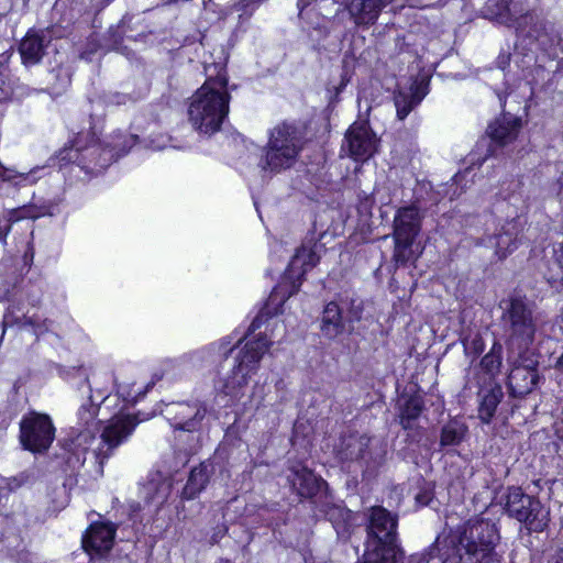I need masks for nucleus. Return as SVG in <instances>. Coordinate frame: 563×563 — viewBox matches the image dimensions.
Wrapping results in <instances>:
<instances>
[{"mask_svg":"<svg viewBox=\"0 0 563 563\" xmlns=\"http://www.w3.org/2000/svg\"><path fill=\"white\" fill-rule=\"evenodd\" d=\"M486 9L492 19L514 29L526 14L522 0H488Z\"/></svg>","mask_w":563,"mask_h":563,"instance_id":"obj_19","label":"nucleus"},{"mask_svg":"<svg viewBox=\"0 0 563 563\" xmlns=\"http://www.w3.org/2000/svg\"><path fill=\"white\" fill-rule=\"evenodd\" d=\"M115 526L110 522L92 523L82 537V547L91 556H103L113 547Z\"/></svg>","mask_w":563,"mask_h":563,"instance_id":"obj_16","label":"nucleus"},{"mask_svg":"<svg viewBox=\"0 0 563 563\" xmlns=\"http://www.w3.org/2000/svg\"><path fill=\"white\" fill-rule=\"evenodd\" d=\"M386 454L385 444L364 434H350L341 438L336 446V455L342 462L363 461L367 468L383 463Z\"/></svg>","mask_w":563,"mask_h":563,"instance_id":"obj_9","label":"nucleus"},{"mask_svg":"<svg viewBox=\"0 0 563 563\" xmlns=\"http://www.w3.org/2000/svg\"><path fill=\"white\" fill-rule=\"evenodd\" d=\"M501 397L503 393L500 389H492L483 395L478 409V416L484 423L490 422Z\"/></svg>","mask_w":563,"mask_h":563,"instance_id":"obj_31","label":"nucleus"},{"mask_svg":"<svg viewBox=\"0 0 563 563\" xmlns=\"http://www.w3.org/2000/svg\"><path fill=\"white\" fill-rule=\"evenodd\" d=\"M282 290V286L278 288V289H275L274 290V294L272 295V299L274 300V298L277 296L278 291Z\"/></svg>","mask_w":563,"mask_h":563,"instance_id":"obj_50","label":"nucleus"},{"mask_svg":"<svg viewBox=\"0 0 563 563\" xmlns=\"http://www.w3.org/2000/svg\"><path fill=\"white\" fill-rule=\"evenodd\" d=\"M503 325L511 349H526L534 340L536 321L531 308L522 298H511L506 302Z\"/></svg>","mask_w":563,"mask_h":563,"instance_id":"obj_7","label":"nucleus"},{"mask_svg":"<svg viewBox=\"0 0 563 563\" xmlns=\"http://www.w3.org/2000/svg\"><path fill=\"white\" fill-rule=\"evenodd\" d=\"M207 413V408L199 400L177 401L169 404L165 415L175 430L196 432L200 429L201 422Z\"/></svg>","mask_w":563,"mask_h":563,"instance_id":"obj_12","label":"nucleus"},{"mask_svg":"<svg viewBox=\"0 0 563 563\" xmlns=\"http://www.w3.org/2000/svg\"><path fill=\"white\" fill-rule=\"evenodd\" d=\"M423 409V401L420 396H410L400 406L399 422L412 442H419L422 438V430L417 426V419Z\"/></svg>","mask_w":563,"mask_h":563,"instance_id":"obj_24","label":"nucleus"},{"mask_svg":"<svg viewBox=\"0 0 563 563\" xmlns=\"http://www.w3.org/2000/svg\"><path fill=\"white\" fill-rule=\"evenodd\" d=\"M499 530L495 522L473 518L448 534L438 536L423 552L410 556V563H492L499 562L496 547Z\"/></svg>","mask_w":563,"mask_h":563,"instance_id":"obj_2","label":"nucleus"},{"mask_svg":"<svg viewBox=\"0 0 563 563\" xmlns=\"http://www.w3.org/2000/svg\"><path fill=\"white\" fill-rule=\"evenodd\" d=\"M48 213V208L46 206H37L32 203L13 210L11 219L13 221H19L22 219L35 220Z\"/></svg>","mask_w":563,"mask_h":563,"instance_id":"obj_34","label":"nucleus"},{"mask_svg":"<svg viewBox=\"0 0 563 563\" xmlns=\"http://www.w3.org/2000/svg\"><path fill=\"white\" fill-rule=\"evenodd\" d=\"M338 303L343 313L344 320L347 325V332L352 333L355 328V323L362 320L364 305L363 301L354 297L341 298Z\"/></svg>","mask_w":563,"mask_h":563,"instance_id":"obj_28","label":"nucleus"},{"mask_svg":"<svg viewBox=\"0 0 563 563\" xmlns=\"http://www.w3.org/2000/svg\"><path fill=\"white\" fill-rule=\"evenodd\" d=\"M390 1L391 0H341L354 25L363 29L374 25L383 9Z\"/></svg>","mask_w":563,"mask_h":563,"instance_id":"obj_15","label":"nucleus"},{"mask_svg":"<svg viewBox=\"0 0 563 563\" xmlns=\"http://www.w3.org/2000/svg\"><path fill=\"white\" fill-rule=\"evenodd\" d=\"M244 340L242 346H236L233 345L231 336H224L194 354V362L202 365L214 364L235 352L231 369L214 383L216 391L231 399H240L244 395L251 377L260 368L261 360L272 345V341L262 334L252 339L244 338ZM241 343L242 340H238V344Z\"/></svg>","mask_w":563,"mask_h":563,"instance_id":"obj_3","label":"nucleus"},{"mask_svg":"<svg viewBox=\"0 0 563 563\" xmlns=\"http://www.w3.org/2000/svg\"><path fill=\"white\" fill-rule=\"evenodd\" d=\"M366 540L362 563H399L404 550L398 544V516L382 506L365 512Z\"/></svg>","mask_w":563,"mask_h":563,"instance_id":"obj_5","label":"nucleus"},{"mask_svg":"<svg viewBox=\"0 0 563 563\" xmlns=\"http://www.w3.org/2000/svg\"><path fill=\"white\" fill-rule=\"evenodd\" d=\"M554 563H563V548L556 551L554 556Z\"/></svg>","mask_w":563,"mask_h":563,"instance_id":"obj_45","label":"nucleus"},{"mask_svg":"<svg viewBox=\"0 0 563 563\" xmlns=\"http://www.w3.org/2000/svg\"><path fill=\"white\" fill-rule=\"evenodd\" d=\"M395 249L393 260L397 265H405L412 257V244L415 239H397L394 238Z\"/></svg>","mask_w":563,"mask_h":563,"instance_id":"obj_33","label":"nucleus"},{"mask_svg":"<svg viewBox=\"0 0 563 563\" xmlns=\"http://www.w3.org/2000/svg\"><path fill=\"white\" fill-rule=\"evenodd\" d=\"M320 246L317 243L309 242L302 244L292 256L288 268L286 271L285 278L291 284V290L288 297L298 291L301 280L300 278L311 268H313L319 262V255L317 249Z\"/></svg>","mask_w":563,"mask_h":563,"instance_id":"obj_14","label":"nucleus"},{"mask_svg":"<svg viewBox=\"0 0 563 563\" xmlns=\"http://www.w3.org/2000/svg\"><path fill=\"white\" fill-rule=\"evenodd\" d=\"M20 439L24 449L32 452L46 451L55 437V428L47 415L32 412L20 423Z\"/></svg>","mask_w":563,"mask_h":563,"instance_id":"obj_11","label":"nucleus"},{"mask_svg":"<svg viewBox=\"0 0 563 563\" xmlns=\"http://www.w3.org/2000/svg\"><path fill=\"white\" fill-rule=\"evenodd\" d=\"M350 155L355 161H367L377 150L378 140L367 122L353 123L345 134Z\"/></svg>","mask_w":563,"mask_h":563,"instance_id":"obj_13","label":"nucleus"},{"mask_svg":"<svg viewBox=\"0 0 563 563\" xmlns=\"http://www.w3.org/2000/svg\"><path fill=\"white\" fill-rule=\"evenodd\" d=\"M225 532H227L225 526L217 527L210 538L211 543H213V544L218 543L223 538Z\"/></svg>","mask_w":563,"mask_h":563,"instance_id":"obj_40","label":"nucleus"},{"mask_svg":"<svg viewBox=\"0 0 563 563\" xmlns=\"http://www.w3.org/2000/svg\"><path fill=\"white\" fill-rule=\"evenodd\" d=\"M424 92H420L418 86H411L408 91H399L394 97V102L399 120L407 115L422 101Z\"/></svg>","mask_w":563,"mask_h":563,"instance_id":"obj_27","label":"nucleus"},{"mask_svg":"<svg viewBox=\"0 0 563 563\" xmlns=\"http://www.w3.org/2000/svg\"><path fill=\"white\" fill-rule=\"evenodd\" d=\"M421 228V216L416 206L400 208L394 219L393 236L397 239H416Z\"/></svg>","mask_w":563,"mask_h":563,"instance_id":"obj_23","label":"nucleus"},{"mask_svg":"<svg viewBox=\"0 0 563 563\" xmlns=\"http://www.w3.org/2000/svg\"><path fill=\"white\" fill-rule=\"evenodd\" d=\"M305 140L300 129L288 122H282L269 131L268 142L263 148L258 162L261 172L266 175L278 174L291 168L298 161Z\"/></svg>","mask_w":563,"mask_h":563,"instance_id":"obj_6","label":"nucleus"},{"mask_svg":"<svg viewBox=\"0 0 563 563\" xmlns=\"http://www.w3.org/2000/svg\"><path fill=\"white\" fill-rule=\"evenodd\" d=\"M517 34L529 44L551 54L561 43V36L554 24L536 13H526L516 27Z\"/></svg>","mask_w":563,"mask_h":563,"instance_id":"obj_10","label":"nucleus"},{"mask_svg":"<svg viewBox=\"0 0 563 563\" xmlns=\"http://www.w3.org/2000/svg\"><path fill=\"white\" fill-rule=\"evenodd\" d=\"M137 136L134 134H124L122 132H117L111 136V142L109 143V148L102 150V154L98 162H95L91 165V162H79L82 164V168L88 169H97V168H106L110 164V159L117 155V157L125 154L136 143Z\"/></svg>","mask_w":563,"mask_h":563,"instance_id":"obj_22","label":"nucleus"},{"mask_svg":"<svg viewBox=\"0 0 563 563\" xmlns=\"http://www.w3.org/2000/svg\"><path fill=\"white\" fill-rule=\"evenodd\" d=\"M172 492V485L167 481H151L144 487V494L147 503L155 506H162Z\"/></svg>","mask_w":563,"mask_h":563,"instance_id":"obj_30","label":"nucleus"},{"mask_svg":"<svg viewBox=\"0 0 563 563\" xmlns=\"http://www.w3.org/2000/svg\"><path fill=\"white\" fill-rule=\"evenodd\" d=\"M255 328H256V323H255V321H253L252 324H251V329L255 330Z\"/></svg>","mask_w":563,"mask_h":563,"instance_id":"obj_54","label":"nucleus"},{"mask_svg":"<svg viewBox=\"0 0 563 563\" xmlns=\"http://www.w3.org/2000/svg\"><path fill=\"white\" fill-rule=\"evenodd\" d=\"M211 473L212 466L209 463H201L194 467L183 489V498L194 499L199 495L206 488Z\"/></svg>","mask_w":563,"mask_h":563,"instance_id":"obj_26","label":"nucleus"},{"mask_svg":"<svg viewBox=\"0 0 563 563\" xmlns=\"http://www.w3.org/2000/svg\"><path fill=\"white\" fill-rule=\"evenodd\" d=\"M51 35L42 30H30L21 40L19 53L25 66L38 64L51 43Z\"/></svg>","mask_w":563,"mask_h":563,"instance_id":"obj_17","label":"nucleus"},{"mask_svg":"<svg viewBox=\"0 0 563 563\" xmlns=\"http://www.w3.org/2000/svg\"><path fill=\"white\" fill-rule=\"evenodd\" d=\"M98 150H99L98 147L93 146V147L88 148L87 151L89 152V154L92 155V154L97 153Z\"/></svg>","mask_w":563,"mask_h":563,"instance_id":"obj_48","label":"nucleus"},{"mask_svg":"<svg viewBox=\"0 0 563 563\" xmlns=\"http://www.w3.org/2000/svg\"><path fill=\"white\" fill-rule=\"evenodd\" d=\"M219 563H231V562H230L229 560H227V559H221V560L219 561Z\"/></svg>","mask_w":563,"mask_h":563,"instance_id":"obj_52","label":"nucleus"},{"mask_svg":"<svg viewBox=\"0 0 563 563\" xmlns=\"http://www.w3.org/2000/svg\"><path fill=\"white\" fill-rule=\"evenodd\" d=\"M496 93H497V97H498V99H499V101H500V106H501V107H505L506 98H507V96H510V95H511V92H506V96H504V95H503L501 92H499V91H497Z\"/></svg>","mask_w":563,"mask_h":563,"instance_id":"obj_46","label":"nucleus"},{"mask_svg":"<svg viewBox=\"0 0 563 563\" xmlns=\"http://www.w3.org/2000/svg\"><path fill=\"white\" fill-rule=\"evenodd\" d=\"M505 510L509 517L523 522L530 531L540 532L548 527L549 512L538 499L526 495L519 487L508 489Z\"/></svg>","mask_w":563,"mask_h":563,"instance_id":"obj_8","label":"nucleus"},{"mask_svg":"<svg viewBox=\"0 0 563 563\" xmlns=\"http://www.w3.org/2000/svg\"><path fill=\"white\" fill-rule=\"evenodd\" d=\"M555 368L559 371H563V352L555 363Z\"/></svg>","mask_w":563,"mask_h":563,"instance_id":"obj_47","label":"nucleus"},{"mask_svg":"<svg viewBox=\"0 0 563 563\" xmlns=\"http://www.w3.org/2000/svg\"><path fill=\"white\" fill-rule=\"evenodd\" d=\"M521 120L509 112H504L487 128V133L492 142L499 146H505L516 140Z\"/></svg>","mask_w":563,"mask_h":563,"instance_id":"obj_21","label":"nucleus"},{"mask_svg":"<svg viewBox=\"0 0 563 563\" xmlns=\"http://www.w3.org/2000/svg\"><path fill=\"white\" fill-rule=\"evenodd\" d=\"M153 147H154L155 150H162V148H164V145H159V144H157V145H153Z\"/></svg>","mask_w":563,"mask_h":563,"instance_id":"obj_51","label":"nucleus"},{"mask_svg":"<svg viewBox=\"0 0 563 563\" xmlns=\"http://www.w3.org/2000/svg\"><path fill=\"white\" fill-rule=\"evenodd\" d=\"M81 388L82 393L87 394V398L77 411L75 429L78 433L73 441L75 451L68 462L73 463L75 459L74 463L82 465L89 454L102 468L103 463L131 437L140 420L134 415L120 412L109 419L99 437H96L100 404L106 401L108 396L102 391H97L95 395L87 379L84 380Z\"/></svg>","mask_w":563,"mask_h":563,"instance_id":"obj_1","label":"nucleus"},{"mask_svg":"<svg viewBox=\"0 0 563 563\" xmlns=\"http://www.w3.org/2000/svg\"><path fill=\"white\" fill-rule=\"evenodd\" d=\"M25 323H27L30 325H34L35 321L33 320V318H25Z\"/></svg>","mask_w":563,"mask_h":563,"instance_id":"obj_49","label":"nucleus"},{"mask_svg":"<svg viewBox=\"0 0 563 563\" xmlns=\"http://www.w3.org/2000/svg\"><path fill=\"white\" fill-rule=\"evenodd\" d=\"M11 225L5 227L4 229L0 228V242L2 244H7V236L10 233Z\"/></svg>","mask_w":563,"mask_h":563,"instance_id":"obj_43","label":"nucleus"},{"mask_svg":"<svg viewBox=\"0 0 563 563\" xmlns=\"http://www.w3.org/2000/svg\"><path fill=\"white\" fill-rule=\"evenodd\" d=\"M40 168L32 169L31 172L24 174H19V177H21V181L25 184H34L36 181V178L34 177V174L37 173Z\"/></svg>","mask_w":563,"mask_h":563,"instance_id":"obj_41","label":"nucleus"},{"mask_svg":"<svg viewBox=\"0 0 563 563\" xmlns=\"http://www.w3.org/2000/svg\"><path fill=\"white\" fill-rule=\"evenodd\" d=\"M556 261L561 266H563V242L560 244V247L556 251Z\"/></svg>","mask_w":563,"mask_h":563,"instance_id":"obj_44","label":"nucleus"},{"mask_svg":"<svg viewBox=\"0 0 563 563\" xmlns=\"http://www.w3.org/2000/svg\"><path fill=\"white\" fill-rule=\"evenodd\" d=\"M297 5H300V1H299V2H297Z\"/></svg>","mask_w":563,"mask_h":563,"instance_id":"obj_55","label":"nucleus"},{"mask_svg":"<svg viewBox=\"0 0 563 563\" xmlns=\"http://www.w3.org/2000/svg\"><path fill=\"white\" fill-rule=\"evenodd\" d=\"M465 432L466 427L464 423L451 420L442 428L440 444L442 446L457 445L464 439Z\"/></svg>","mask_w":563,"mask_h":563,"instance_id":"obj_32","label":"nucleus"},{"mask_svg":"<svg viewBox=\"0 0 563 563\" xmlns=\"http://www.w3.org/2000/svg\"><path fill=\"white\" fill-rule=\"evenodd\" d=\"M13 0H0V20L12 9Z\"/></svg>","mask_w":563,"mask_h":563,"instance_id":"obj_42","label":"nucleus"},{"mask_svg":"<svg viewBox=\"0 0 563 563\" xmlns=\"http://www.w3.org/2000/svg\"><path fill=\"white\" fill-rule=\"evenodd\" d=\"M520 231V222L517 219H511L500 228L498 233L489 235L486 243L495 249V254L499 260H504L518 247Z\"/></svg>","mask_w":563,"mask_h":563,"instance_id":"obj_18","label":"nucleus"},{"mask_svg":"<svg viewBox=\"0 0 563 563\" xmlns=\"http://www.w3.org/2000/svg\"><path fill=\"white\" fill-rule=\"evenodd\" d=\"M508 383L514 391L520 395L528 394L537 384V375L527 368L517 367L510 372Z\"/></svg>","mask_w":563,"mask_h":563,"instance_id":"obj_29","label":"nucleus"},{"mask_svg":"<svg viewBox=\"0 0 563 563\" xmlns=\"http://www.w3.org/2000/svg\"><path fill=\"white\" fill-rule=\"evenodd\" d=\"M501 345L499 343H495L492 351L482 358L481 364L487 373L494 375L498 372L501 365Z\"/></svg>","mask_w":563,"mask_h":563,"instance_id":"obj_35","label":"nucleus"},{"mask_svg":"<svg viewBox=\"0 0 563 563\" xmlns=\"http://www.w3.org/2000/svg\"><path fill=\"white\" fill-rule=\"evenodd\" d=\"M131 98L128 95L120 92H111L104 97V102L111 106L125 104Z\"/></svg>","mask_w":563,"mask_h":563,"instance_id":"obj_36","label":"nucleus"},{"mask_svg":"<svg viewBox=\"0 0 563 563\" xmlns=\"http://www.w3.org/2000/svg\"><path fill=\"white\" fill-rule=\"evenodd\" d=\"M213 0H208V1H205L203 4L205 7H208Z\"/></svg>","mask_w":563,"mask_h":563,"instance_id":"obj_53","label":"nucleus"},{"mask_svg":"<svg viewBox=\"0 0 563 563\" xmlns=\"http://www.w3.org/2000/svg\"><path fill=\"white\" fill-rule=\"evenodd\" d=\"M288 481L297 495L303 498L316 496L322 486L325 485L321 477H318L311 470L300 464L294 465L290 468Z\"/></svg>","mask_w":563,"mask_h":563,"instance_id":"obj_20","label":"nucleus"},{"mask_svg":"<svg viewBox=\"0 0 563 563\" xmlns=\"http://www.w3.org/2000/svg\"><path fill=\"white\" fill-rule=\"evenodd\" d=\"M12 95L11 82L0 73V101L8 99Z\"/></svg>","mask_w":563,"mask_h":563,"instance_id":"obj_38","label":"nucleus"},{"mask_svg":"<svg viewBox=\"0 0 563 563\" xmlns=\"http://www.w3.org/2000/svg\"><path fill=\"white\" fill-rule=\"evenodd\" d=\"M118 395L123 398V400L128 402H134L136 400L135 397H133L130 391H128L126 386L124 385H118Z\"/></svg>","mask_w":563,"mask_h":563,"instance_id":"obj_39","label":"nucleus"},{"mask_svg":"<svg viewBox=\"0 0 563 563\" xmlns=\"http://www.w3.org/2000/svg\"><path fill=\"white\" fill-rule=\"evenodd\" d=\"M206 81L188 100V120L200 134L220 131L230 109L229 78L223 64L205 67Z\"/></svg>","mask_w":563,"mask_h":563,"instance_id":"obj_4","label":"nucleus"},{"mask_svg":"<svg viewBox=\"0 0 563 563\" xmlns=\"http://www.w3.org/2000/svg\"><path fill=\"white\" fill-rule=\"evenodd\" d=\"M263 1L264 0H240L235 4V10L250 15L255 10L256 5Z\"/></svg>","mask_w":563,"mask_h":563,"instance_id":"obj_37","label":"nucleus"},{"mask_svg":"<svg viewBox=\"0 0 563 563\" xmlns=\"http://www.w3.org/2000/svg\"><path fill=\"white\" fill-rule=\"evenodd\" d=\"M320 331L329 340H334L344 332H347V325L338 301H330L324 306Z\"/></svg>","mask_w":563,"mask_h":563,"instance_id":"obj_25","label":"nucleus"}]
</instances>
